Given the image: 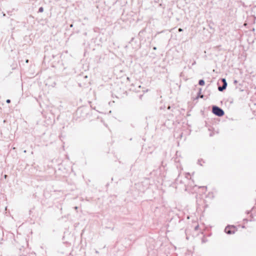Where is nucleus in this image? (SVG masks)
<instances>
[{
  "mask_svg": "<svg viewBox=\"0 0 256 256\" xmlns=\"http://www.w3.org/2000/svg\"><path fill=\"white\" fill-rule=\"evenodd\" d=\"M212 112L216 116H222L224 114V110L216 106H212Z\"/></svg>",
  "mask_w": 256,
  "mask_h": 256,
  "instance_id": "f257e3e1",
  "label": "nucleus"
},
{
  "mask_svg": "<svg viewBox=\"0 0 256 256\" xmlns=\"http://www.w3.org/2000/svg\"><path fill=\"white\" fill-rule=\"evenodd\" d=\"M236 230L237 229L235 226L228 225L226 227L224 232L228 234H234Z\"/></svg>",
  "mask_w": 256,
  "mask_h": 256,
  "instance_id": "f03ea898",
  "label": "nucleus"
},
{
  "mask_svg": "<svg viewBox=\"0 0 256 256\" xmlns=\"http://www.w3.org/2000/svg\"><path fill=\"white\" fill-rule=\"evenodd\" d=\"M221 81L222 82V86H218V90L220 92H223L224 90H225L226 89L227 86H228V84H227L226 78H221Z\"/></svg>",
  "mask_w": 256,
  "mask_h": 256,
  "instance_id": "7ed1b4c3",
  "label": "nucleus"
},
{
  "mask_svg": "<svg viewBox=\"0 0 256 256\" xmlns=\"http://www.w3.org/2000/svg\"><path fill=\"white\" fill-rule=\"evenodd\" d=\"M80 112H84L86 114H87V108H78L77 110V113L78 114Z\"/></svg>",
  "mask_w": 256,
  "mask_h": 256,
  "instance_id": "20e7f679",
  "label": "nucleus"
},
{
  "mask_svg": "<svg viewBox=\"0 0 256 256\" xmlns=\"http://www.w3.org/2000/svg\"><path fill=\"white\" fill-rule=\"evenodd\" d=\"M205 84L204 80L202 79L198 81V84L200 86H204Z\"/></svg>",
  "mask_w": 256,
  "mask_h": 256,
  "instance_id": "39448f33",
  "label": "nucleus"
},
{
  "mask_svg": "<svg viewBox=\"0 0 256 256\" xmlns=\"http://www.w3.org/2000/svg\"><path fill=\"white\" fill-rule=\"evenodd\" d=\"M202 162H204V160H202V159H199L198 161V164H200V166H202Z\"/></svg>",
  "mask_w": 256,
  "mask_h": 256,
  "instance_id": "423d86ee",
  "label": "nucleus"
},
{
  "mask_svg": "<svg viewBox=\"0 0 256 256\" xmlns=\"http://www.w3.org/2000/svg\"><path fill=\"white\" fill-rule=\"evenodd\" d=\"M44 12V8L42 6H40L38 8V12Z\"/></svg>",
  "mask_w": 256,
  "mask_h": 256,
  "instance_id": "0eeeda50",
  "label": "nucleus"
},
{
  "mask_svg": "<svg viewBox=\"0 0 256 256\" xmlns=\"http://www.w3.org/2000/svg\"><path fill=\"white\" fill-rule=\"evenodd\" d=\"M179 178H180V175L178 176L176 178V182H180V183L182 182V180H179Z\"/></svg>",
  "mask_w": 256,
  "mask_h": 256,
  "instance_id": "6e6552de",
  "label": "nucleus"
},
{
  "mask_svg": "<svg viewBox=\"0 0 256 256\" xmlns=\"http://www.w3.org/2000/svg\"><path fill=\"white\" fill-rule=\"evenodd\" d=\"M199 188H204L206 190L207 189V187L206 186H200Z\"/></svg>",
  "mask_w": 256,
  "mask_h": 256,
  "instance_id": "1a4fd4ad",
  "label": "nucleus"
},
{
  "mask_svg": "<svg viewBox=\"0 0 256 256\" xmlns=\"http://www.w3.org/2000/svg\"><path fill=\"white\" fill-rule=\"evenodd\" d=\"M201 90H202V88H200L199 89V91H198V96H199V95H200V94H201Z\"/></svg>",
  "mask_w": 256,
  "mask_h": 256,
  "instance_id": "9d476101",
  "label": "nucleus"
},
{
  "mask_svg": "<svg viewBox=\"0 0 256 256\" xmlns=\"http://www.w3.org/2000/svg\"><path fill=\"white\" fill-rule=\"evenodd\" d=\"M6 102L8 103V104L10 103V99L6 100Z\"/></svg>",
  "mask_w": 256,
  "mask_h": 256,
  "instance_id": "9b49d317",
  "label": "nucleus"
},
{
  "mask_svg": "<svg viewBox=\"0 0 256 256\" xmlns=\"http://www.w3.org/2000/svg\"><path fill=\"white\" fill-rule=\"evenodd\" d=\"M142 96H143V95H142V94H140V96H139L140 99L142 100Z\"/></svg>",
  "mask_w": 256,
  "mask_h": 256,
  "instance_id": "f8f14e48",
  "label": "nucleus"
},
{
  "mask_svg": "<svg viewBox=\"0 0 256 256\" xmlns=\"http://www.w3.org/2000/svg\"><path fill=\"white\" fill-rule=\"evenodd\" d=\"M234 84H236L238 83V81H237L236 80H234Z\"/></svg>",
  "mask_w": 256,
  "mask_h": 256,
  "instance_id": "ddd939ff",
  "label": "nucleus"
},
{
  "mask_svg": "<svg viewBox=\"0 0 256 256\" xmlns=\"http://www.w3.org/2000/svg\"><path fill=\"white\" fill-rule=\"evenodd\" d=\"M178 31H179V32H182V28H178Z\"/></svg>",
  "mask_w": 256,
  "mask_h": 256,
  "instance_id": "4468645a",
  "label": "nucleus"
},
{
  "mask_svg": "<svg viewBox=\"0 0 256 256\" xmlns=\"http://www.w3.org/2000/svg\"><path fill=\"white\" fill-rule=\"evenodd\" d=\"M153 50H156V46L153 47Z\"/></svg>",
  "mask_w": 256,
  "mask_h": 256,
  "instance_id": "2eb2a0df",
  "label": "nucleus"
},
{
  "mask_svg": "<svg viewBox=\"0 0 256 256\" xmlns=\"http://www.w3.org/2000/svg\"><path fill=\"white\" fill-rule=\"evenodd\" d=\"M159 0H154L155 2H158Z\"/></svg>",
  "mask_w": 256,
  "mask_h": 256,
  "instance_id": "dca6fc26",
  "label": "nucleus"
},
{
  "mask_svg": "<svg viewBox=\"0 0 256 256\" xmlns=\"http://www.w3.org/2000/svg\"><path fill=\"white\" fill-rule=\"evenodd\" d=\"M74 208L75 210H76L78 208V206H75Z\"/></svg>",
  "mask_w": 256,
  "mask_h": 256,
  "instance_id": "f3484780",
  "label": "nucleus"
},
{
  "mask_svg": "<svg viewBox=\"0 0 256 256\" xmlns=\"http://www.w3.org/2000/svg\"><path fill=\"white\" fill-rule=\"evenodd\" d=\"M206 242V241H205V240H202V242H203V243H204V242Z\"/></svg>",
  "mask_w": 256,
  "mask_h": 256,
  "instance_id": "a211bd4d",
  "label": "nucleus"
},
{
  "mask_svg": "<svg viewBox=\"0 0 256 256\" xmlns=\"http://www.w3.org/2000/svg\"><path fill=\"white\" fill-rule=\"evenodd\" d=\"M26 63H28V60H26Z\"/></svg>",
  "mask_w": 256,
  "mask_h": 256,
  "instance_id": "6ab92c4d",
  "label": "nucleus"
},
{
  "mask_svg": "<svg viewBox=\"0 0 256 256\" xmlns=\"http://www.w3.org/2000/svg\"><path fill=\"white\" fill-rule=\"evenodd\" d=\"M2 14H3V16H6V14L2 12Z\"/></svg>",
  "mask_w": 256,
  "mask_h": 256,
  "instance_id": "aec40b11",
  "label": "nucleus"
},
{
  "mask_svg": "<svg viewBox=\"0 0 256 256\" xmlns=\"http://www.w3.org/2000/svg\"><path fill=\"white\" fill-rule=\"evenodd\" d=\"M70 27H72V26H73V24H71L70 25Z\"/></svg>",
  "mask_w": 256,
  "mask_h": 256,
  "instance_id": "412c9836",
  "label": "nucleus"
},
{
  "mask_svg": "<svg viewBox=\"0 0 256 256\" xmlns=\"http://www.w3.org/2000/svg\"><path fill=\"white\" fill-rule=\"evenodd\" d=\"M200 98H202L204 96L203 95H202L201 96H200Z\"/></svg>",
  "mask_w": 256,
  "mask_h": 256,
  "instance_id": "4be33fe9",
  "label": "nucleus"
},
{
  "mask_svg": "<svg viewBox=\"0 0 256 256\" xmlns=\"http://www.w3.org/2000/svg\"><path fill=\"white\" fill-rule=\"evenodd\" d=\"M6 176H7L6 175H4V178H6Z\"/></svg>",
  "mask_w": 256,
  "mask_h": 256,
  "instance_id": "5701e85b",
  "label": "nucleus"
}]
</instances>
